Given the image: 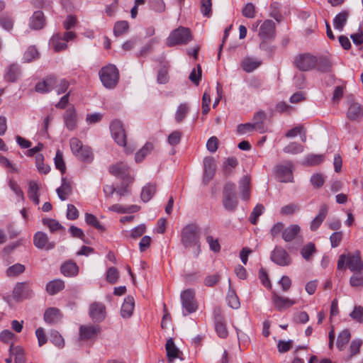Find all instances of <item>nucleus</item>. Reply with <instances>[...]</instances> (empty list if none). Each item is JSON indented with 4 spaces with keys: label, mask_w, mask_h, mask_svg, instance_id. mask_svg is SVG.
<instances>
[{
    "label": "nucleus",
    "mask_w": 363,
    "mask_h": 363,
    "mask_svg": "<svg viewBox=\"0 0 363 363\" xmlns=\"http://www.w3.org/2000/svg\"><path fill=\"white\" fill-rule=\"evenodd\" d=\"M77 157L83 161L89 162L92 160V152L90 147L88 146H83L80 150L79 152L75 155Z\"/></svg>",
    "instance_id": "nucleus-45"
},
{
    "label": "nucleus",
    "mask_w": 363,
    "mask_h": 363,
    "mask_svg": "<svg viewBox=\"0 0 363 363\" xmlns=\"http://www.w3.org/2000/svg\"><path fill=\"white\" fill-rule=\"evenodd\" d=\"M191 40V31L188 28L179 26L171 32L167 39L166 44L172 47L180 44H186Z\"/></svg>",
    "instance_id": "nucleus-4"
},
{
    "label": "nucleus",
    "mask_w": 363,
    "mask_h": 363,
    "mask_svg": "<svg viewBox=\"0 0 363 363\" xmlns=\"http://www.w3.org/2000/svg\"><path fill=\"white\" fill-rule=\"evenodd\" d=\"M238 199L235 195V184L233 183H226L223 190V204L224 208L230 211H233L238 206Z\"/></svg>",
    "instance_id": "nucleus-5"
},
{
    "label": "nucleus",
    "mask_w": 363,
    "mask_h": 363,
    "mask_svg": "<svg viewBox=\"0 0 363 363\" xmlns=\"http://www.w3.org/2000/svg\"><path fill=\"white\" fill-rule=\"evenodd\" d=\"M45 23L44 15L42 11H36L30 18V27L38 30L43 27Z\"/></svg>",
    "instance_id": "nucleus-32"
},
{
    "label": "nucleus",
    "mask_w": 363,
    "mask_h": 363,
    "mask_svg": "<svg viewBox=\"0 0 363 363\" xmlns=\"http://www.w3.org/2000/svg\"><path fill=\"white\" fill-rule=\"evenodd\" d=\"M153 149V145L152 143H146L136 154H135V161L136 162H142L145 156L148 155L152 150Z\"/></svg>",
    "instance_id": "nucleus-41"
},
{
    "label": "nucleus",
    "mask_w": 363,
    "mask_h": 363,
    "mask_svg": "<svg viewBox=\"0 0 363 363\" xmlns=\"http://www.w3.org/2000/svg\"><path fill=\"white\" fill-rule=\"evenodd\" d=\"M276 177L281 182H291L293 181V174L291 164L277 165Z\"/></svg>",
    "instance_id": "nucleus-16"
},
{
    "label": "nucleus",
    "mask_w": 363,
    "mask_h": 363,
    "mask_svg": "<svg viewBox=\"0 0 363 363\" xmlns=\"http://www.w3.org/2000/svg\"><path fill=\"white\" fill-rule=\"evenodd\" d=\"M135 301L133 296H128L125 298L121 306V314L123 318H130L133 312Z\"/></svg>",
    "instance_id": "nucleus-26"
},
{
    "label": "nucleus",
    "mask_w": 363,
    "mask_h": 363,
    "mask_svg": "<svg viewBox=\"0 0 363 363\" xmlns=\"http://www.w3.org/2000/svg\"><path fill=\"white\" fill-rule=\"evenodd\" d=\"M39 53L35 47L30 46L24 53V60L29 62L33 60L38 58Z\"/></svg>",
    "instance_id": "nucleus-56"
},
{
    "label": "nucleus",
    "mask_w": 363,
    "mask_h": 363,
    "mask_svg": "<svg viewBox=\"0 0 363 363\" xmlns=\"http://www.w3.org/2000/svg\"><path fill=\"white\" fill-rule=\"evenodd\" d=\"M265 118L266 113L262 111H259L255 113L253 117L252 124L254 125V128H255V130L261 133L267 131V128L264 126L263 123Z\"/></svg>",
    "instance_id": "nucleus-27"
},
{
    "label": "nucleus",
    "mask_w": 363,
    "mask_h": 363,
    "mask_svg": "<svg viewBox=\"0 0 363 363\" xmlns=\"http://www.w3.org/2000/svg\"><path fill=\"white\" fill-rule=\"evenodd\" d=\"M65 126L70 130H73L77 127V115L73 106H69L63 115Z\"/></svg>",
    "instance_id": "nucleus-20"
},
{
    "label": "nucleus",
    "mask_w": 363,
    "mask_h": 363,
    "mask_svg": "<svg viewBox=\"0 0 363 363\" xmlns=\"http://www.w3.org/2000/svg\"><path fill=\"white\" fill-rule=\"evenodd\" d=\"M351 337L350 333L348 330H342L337 337V347L340 350H343L346 345L348 343Z\"/></svg>",
    "instance_id": "nucleus-40"
},
{
    "label": "nucleus",
    "mask_w": 363,
    "mask_h": 363,
    "mask_svg": "<svg viewBox=\"0 0 363 363\" xmlns=\"http://www.w3.org/2000/svg\"><path fill=\"white\" fill-rule=\"evenodd\" d=\"M215 314V329L218 335L221 338H226L228 332L223 317L220 314V310H216Z\"/></svg>",
    "instance_id": "nucleus-21"
},
{
    "label": "nucleus",
    "mask_w": 363,
    "mask_h": 363,
    "mask_svg": "<svg viewBox=\"0 0 363 363\" xmlns=\"http://www.w3.org/2000/svg\"><path fill=\"white\" fill-rule=\"evenodd\" d=\"M56 84V78L54 77H48L41 82L36 84L35 89L37 92L45 94L54 87Z\"/></svg>",
    "instance_id": "nucleus-23"
},
{
    "label": "nucleus",
    "mask_w": 363,
    "mask_h": 363,
    "mask_svg": "<svg viewBox=\"0 0 363 363\" xmlns=\"http://www.w3.org/2000/svg\"><path fill=\"white\" fill-rule=\"evenodd\" d=\"M25 267L21 264H16L9 267L6 270V274L9 277L16 276L24 272Z\"/></svg>",
    "instance_id": "nucleus-55"
},
{
    "label": "nucleus",
    "mask_w": 363,
    "mask_h": 363,
    "mask_svg": "<svg viewBox=\"0 0 363 363\" xmlns=\"http://www.w3.org/2000/svg\"><path fill=\"white\" fill-rule=\"evenodd\" d=\"M165 349L168 363H175L177 360H179V362L183 360L182 357V352L175 346L174 340L172 338L167 340Z\"/></svg>",
    "instance_id": "nucleus-14"
},
{
    "label": "nucleus",
    "mask_w": 363,
    "mask_h": 363,
    "mask_svg": "<svg viewBox=\"0 0 363 363\" xmlns=\"http://www.w3.org/2000/svg\"><path fill=\"white\" fill-rule=\"evenodd\" d=\"M36 165L38 171L43 174H47L50 171V167L45 165L43 161V156L41 154H38L36 155Z\"/></svg>",
    "instance_id": "nucleus-59"
},
{
    "label": "nucleus",
    "mask_w": 363,
    "mask_h": 363,
    "mask_svg": "<svg viewBox=\"0 0 363 363\" xmlns=\"http://www.w3.org/2000/svg\"><path fill=\"white\" fill-rule=\"evenodd\" d=\"M242 14L245 18H253L255 16V7L254 4L247 3L242 10Z\"/></svg>",
    "instance_id": "nucleus-58"
},
{
    "label": "nucleus",
    "mask_w": 363,
    "mask_h": 363,
    "mask_svg": "<svg viewBox=\"0 0 363 363\" xmlns=\"http://www.w3.org/2000/svg\"><path fill=\"white\" fill-rule=\"evenodd\" d=\"M89 313L94 321L100 323L106 316V306L102 303L94 302L90 305Z\"/></svg>",
    "instance_id": "nucleus-13"
},
{
    "label": "nucleus",
    "mask_w": 363,
    "mask_h": 363,
    "mask_svg": "<svg viewBox=\"0 0 363 363\" xmlns=\"http://www.w3.org/2000/svg\"><path fill=\"white\" fill-rule=\"evenodd\" d=\"M65 287L64 281L60 279H55L50 281L46 286V291L50 295H54L62 291Z\"/></svg>",
    "instance_id": "nucleus-33"
},
{
    "label": "nucleus",
    "mask_w": 363,
    "mask_h": 363,
    "mask_svg": "<svg viewBox=\"0 0 363 363\" xmlns=\"http://www.w3.org/2000/svg\"><path fill=\"white\" fill-rule=\"evenodd\" d=\"M272 303L277 311H283L296 304V301L288 297L281 296L277 292H273Z\"/></svg>",
    "instance_id": "nucleus-12"
},
{
    "label": "nucleus",
    "mask_w": 363,
    "mask_h": 363,
    "mask_svg": "<svg viewBox=\"0 0 363 363\" xmlns=\"http://www.w3.org/2000/svg\"><path fill=\"white\" fill-rule=\"evenodd\" d=\"M264 208L262 204H257L254 208L250 216V221L252 224H256L258 220V218L262 214Z\"/></svg>",
    "instance_id": "nucleus-51"
},
{
    "label": "nucleus",
    "mask_w": 363,
    "mask_h": 363,
    "mask_svg": "<svg viewBox=\"0 0 363 363\" xmlns=\"http://www.w3.org/2000/svg\"><path fill=\"white\" fill-rule=\"evenodd\" d=\"M350 284L352 287H362L363 272H355L350 279Z\"/></svg>",
    "instance_id": "nucleus-43"
},
{
    "label": "nucleus",
    "mask_w": 363,
    "mask_h": 363,
    "mask_svg": "<svg viewBox=\"0 0 363 363\" xmlns=\"http://www.w3.org/2000/svg\"><path fill=\"white\" fill-rule=\"evenodd\" d=\"M298 209V205L296 203H290L283 206L280 210V213L282 215H292L294 213H296Z\"/></svg>",
    "instance_id": "nucleus-61"
},
{
    "label": "nucleus",
    "mask_w": 363,
    "mask_h": 363,
    "mask_svg": "<svg viewBox=\"0 0 363 363\" xmlns=\"http://www.w3.org/2000/svg\"><path fill=\"white\" fill-rule=\"evenodd\" d=\"M101 330V327L97 325H82L79 329V339L82 341H94Z\"/></svg>",
    "instance_id": "nucleus-9"
},
{
    "label": "nucleus",
    "mask_w": 363,
    "mask_h": 363,
    "mask_svg": "<svg viewBox=\"0 0 363 363\" xmlns=\"http://www.w3.org/2000/svg\"><path fill=\"white\" fill-rule=\"evenodd\" d=\"M76 34L72 31L65 32L62 34H55L50 39V45L55 52H60L67 48V43L75 38Z\"/></svg>",
    "instance_id": "nucleus-6"
},
{
    "label": "nucleus",
    "mask_w": 363,
    "mask_h": 363,
    "mask_svg": "<svg viewBox=\"0 0 363 363\" xmlns=\"http://www.w3.org/2000/svg\"><path fill=\"white\" fill-rule=\"evenodd\" d=\"M228 301L230 307L237 309L240 307V301L234 291L230 290L228 293Z\"/></svg>",
    "instance_id": "nucleus-57"
},
{
    "label": "nucleus",
    "mask_w": 363,
    "mask_h": 363,
    "mask_svg": "<svg viewBox=\"0 0 363 363\" xmlns=\"http://www.w3.org/2000/svg\"><path fill=\"white\" fill-rule=\"evenodd\" d=\"M328 213V208L325 206H321L318 214L317 216L312 220L311 224V229L312 230H315L322 223L323 220L325 219Z\"/></svg>",
    "instance_id": "nucleus-36"
},
{
    "label": "nucleus",
    "mask_w": 363,
    "mask_h": 363,
    "mask_svg": "<svg viewBox=\"0 0 363 363\" xmlns=\"http://www.w3.org/2000/svg\"><path fill=\"white\" fill-rule=\"evenodd\" d=\"M346 267L354 272L363 271V262L359 251H356L353 254L341 255L339 257L337 269H343Z\"/></svg>",
    "instance_id": "nucleus-2"
},
{
    "label": "nucleus",
    "mask_w": 363,
    "mask_h": 363,
    "mask_svg": "<svg viewBox=\"0 0 363 363\" xmlns=\"http://www.w3.org/2000/svg\"><path fill=\"white\" fill-rule=\"evenodd\" d=\"M33 244L38 249L52 250L55 247L53 242H50L46 233L39 231L34 235Z\"/></svg>",
    "instance_id": "nucleus-18"
},
{
    "label": "nucleus",
    "mask_w": 363,
    "mask_h": 363,
    "mask_svg": "<svg viewBox=\"0 0 363 363\" xmlns=\"http://www.w3.org/2000/svg\"><path fill=\"white\" fill-rule=\"evenodd\" d=\"M271 260L281 267L289 266L291 264V258L289 253L281 246H275L271 252Z\"/></svg>",
    "instance_id": "nucleus-8"
},
{
    "label": "nucleus",
    "mask_w": 363,
    "mask_h": 363,
    "mask_svg": "<svg viewBox=\"0 0 363 363\" xmlns=\"http://www.w3.org/2000/svg\"><path fill=\"white\" fill-rule=\"evenodd\" d=\"M50 340L57 347L62 348L65 346V340L57 330L50 333Z\"/></svg>",
    "instance_id": "nucleus-46"
},
{
    "label": "nucleus",
    "mask_w": 363,
    "mask_h": 363,
    "mask_svg": "<svg viewBox=\"0 0 363 363\" xmlns=\"http://www.w3.org/2000/svg\"><path fill=\"white\" fill-rule=\"evenodd\" d=\"M301 230L298 225H291L284 228L282 233V238L286 242H291L294 240Z\"/></svg>",
    "instance_id": "nucleus-28"
},
{
    "label": "nucleus",
    "mask_w": 363,
    "mask_h": 363,
    "mask_svg": "<svg viewBox=\"0 0 363 363\" xmlns=\"http://www.w3.org/2000/svg\"><path fill=\"white\" fill-rule=\"evenodd\" d=\"M70 148L72 153L75 155L79 152L80 150L83 147L82 143L77 138H72L69 141Z\"/></svg>",
    "instance_id": "nucleus-63"
},
{
    "label": "nucleus",
    "mask_w": 363,
    "mask_h": 363,
    "mask_svg": "<svg viewBox=\"0 0 363 363\" xmlns=\"http://www.w3.org/2000/svg\"><path fill=\"white\" fill-rule=\"evenodd\" d=\"M324 160L323 155H308L304 161V164L307 165H317L320 164Z\"/></svg>",
    "instance_id": "nucleus-48"
},
{
    "label": "nucleus",
    "mask_w": 363,
    "mask_h": 363,
    "mask_svg": "<svg viewBox=\"0 0 363 363\" xmlns=\"http://www.w3.org/2000/svg\"><path fill=\"white\" fill-rule=\"evenodd\" d=\"M211 0H201V10L203 16L209 17L211 14Z\"/></svg>",
    "instance_id": "nucleus-62"
},
{
    "label": "nucleus",
    "mask_w": 363,
    "mask_h": 363,
    "mask_svg": "<svg viewBox=\"0 0 363 363\" xmlns=\"http://www.w3.org/2000/svg\"><path fill=\"white\" fill-rule=\"evenodd\" d=\"M181 302L184 310V315L192 313L198 309V304L195 301V291L192 289H186L182 292Z\"/></svg>",
    "instance_id": "nucleus-7"
},
{
    "label": "nucleus",
    "mask_w": 363,
    "mask_h": 363,
    "mask_svg": "<svg viewBox=\"0 0 363 363\" xmlns=\"http://www.w3.org/2000/svg\"><path fill=\"white\" fill-rule=\"evenodd\" d=\"M129 28L128 23L125 21H117L113 28V33L116 36H120L125 33Z\"/></svg>",
    "instance_id": "nucleus-42"
},
{
    "label": "nucleus",
    "mask_w": 363,
    "mask_h": 363,
    "mask_svg": "<svg viewBox=\"0 0 363 363\" xmlns=\"http://www.w3.org/2000/svg\"><path fill=\"white\" fill-rule=\"evenodd\" d=\"M262 62L252 57H245L242 61V67L246 72H251L259 67Z\"/></svg>",
    "instance_id": "nucleus-30"
},
{
    "label": "nucleus",
    "mask_w": 363,
    "mask_h": 363,
    "mask_svg": "<svg viewBox=\"0 0 363 363\" xmlns=\"http://www.w3.org/2000/svg\"><path fill=\"white\" fill-rule=\"evenodd\" d=\"M347 118L352 121H360L363 118V108L357 102L351 101L347 111Z\"/></svg>",
    "instance_id": "nucleus-19"
},
{
    "label": "nucleus",
    "mask_w": 363,
    "mask_h": 363,
    "mask_svg": "<svg viewBox=\"0 0 363 363\" xmlns=\"http://www.w3.org/2000/svg\"><path fill=\"white\" fill-rule=\"evenodd\" d=\"M200 234V228L194 224L186 225L182 231V243L186 248L194 247L195 257H198L201 252Z\"/></svg>",
    "instance_id": "nucleus-1"
},
{
    "label": "nucleus",
    "mask_w": 363,
    "mask_h": 363,
    "mask_svg": "<svg viewBox=\"0 0 363 363\" xmlns=\"http://www.w3.org/2000/svg\"><path fill=\"white\" fill-rule=\"evenodd\" d=\"M350 316L352 319L359 323H363V308L361 306L355 307L350 313Z\"/></svg>",
    "instance_id": "nucleus-64"
},
{
    "label": "nucleus",
    "mask_w": 363,
    "mask_h": 363,
    "mask_svg": "<svg viewBox=\"0 0 363 363\" xmlns=\"http://www.w3.org/2000/svg\"><path fill=\"white\" fill-rule=\"evenodd\" d=\"M112 137L114 140L123 147L126 145V135L121 121L115 120L110 125Z\"/></svg>",
    "instance_id": "nucleus-11"
},
{
    "label": "nucleus",
    "mask_w": 363,
    "mask_h": 363,
    "mask_svg": "<svg viewBox=\"0 0 363 363\" xmlns=\"http://www.w3.org/2000/svg\"><path fill=\"white\" fill-rule=\"evenodd\" d=\"M62 273L67 277L76 276L79 272V267L73 262H67L61 267Z\"/></svg>",
    "instance_id": "nucleus-31"
},
{
    "label": "nucleus",
    "mask_w": 363,
    "mask_h": 363,
    "mask_svg": "<svg viewBox=\"0 0 363 363\" xmlns=\"http://www.w3.org/2000/svg\"><path fill=\"white\" fill-rule=\"evenodd\" d=\"M349 17L347 11H342L335 16L333 19V26L336 30L342 31Z\"/></svg>",
    "instance_id": "nucleus-29"
},
{
    "label": "nucleus",
    "mask_w": 363,
    "mask_h": 363,
    "mask_svg": "<svg viewBox=\"0 0 363 363\" xmlns=\"http://www.w3.org/2000/svg\"><path fill=\"white\" fill-rule=\"evenodd\" d=\"M156 192V186L153 184H148L143 188L141 192V199L144 202L149 201Z\"/></svg>",
    "instance_id": "nucleus-39"
},
{
    "label": "nucleus",
    "mask_w": 363,
    "mask_h": 363,
    "mask_svg": "<svg viewBox=\"0 0 363 363\" xmlns=\"http://www.w3.org/2000/svg\"><path fill=\"white\" fill-rule=\"evenodd\" d=\"M32 293L28 282L18 283L13 289V297L16 301H19L30 297Z\"/></svg>",
    "instance_id": "nucleus-15"
},
{
    "label": "nucleus",
    "mask_w": 363,
    "mask_h": 363,
    "mask_svg": "<svg viewBox=\"0 0 363 363\" xmlns=\"http://www.w3.org/2000/svg\"><path fill=\"white\" fill-rule=\"evenodd\" d=\"M205 169L204 180L208 182L213 176L215 172V163L213 157H206L203 161Z\"/></svg>",
    "instance_id": "nucleus-34"
},
{
    "label": "nucleus",
    "mask_w": 363,
    "mask_h": 363,
    "mask_svg": "<svg viewBox=\"0 0 363 363\" xmlns=\"http://www.w3.org/2000/svg\"><path fill=\"white\" fill-rule=\"evenodd\" d=\"M19 74V67L16 65H11L8 68L6 73L4 75V79L7 82H14L17 80Z\"/></svg>",
    "instance_id": "nucleus-37"
},
{
    "label": "nucleus",
    "mask_w": 363,
    "mask_h": 363,
    "mask_svg": "<svg viewBox=\"0 0 363 363\" xmlns=\"http://www.w3.org/2000/svg\"><path fill=\"white\" fill-rule=\"evenodd\" d=\"M109 172L111 174L122 178L123 179H127L128 183L133 181V179L129 177V168L123 162H118L116 164L111 165L109 167Z\"/></svg>",
    "instance_id": "nucleus-17"
},
{
    "label": "nucleus",
    "mask_w": 363,
    "mask_h": 363,
    "mask_svg": "<svg viewBox=\"0 0 363 363\" xmlns=\"http://www.w3.org/2000/svg\"><path fill=\"white\" fill-rule=\"evenodd\" d=\"M9 352L12 355L15 356L16 363H24L25 357L24 352L22 347L20 346H14L13 344L10 345Z\"/></svg>",
    "instance_id": "nucleus-38"
},
{
    "label": "nucleus",
    "mask_w": 363,
    "mask_h": 363,
    "mask_svg": "<svg viewBox=\"0 0 363 363\" xmlns=\"http://www.w3.org/2000/svg\"><path fill=\"white\" fill-rule=\"evenodd\" d=\"M303 151V147L298 143H291L284 148V152L289 154H298Z\"/></svg>",
    "instance_id": "nucleus-50"
},
{
    "label": "nucleus",
    "mask_w": 363,
    "mask_h": 363,
    "mask_svg": "<svg viewBox=\"0 0 363 363\" xmlns=\"http://www.w3.org/2000/svg\"><path fill=\"white\" fill-rule=\"evenodd\" d=\"M275 24L272 20H266L261 25L259 36L263 40L272 38L274 34Z\"/></svg>",
    "instance_id": "nucleus-22"
},
{
    "label": "nucleus",
    "mask_w": 363,
    "mask_h": 363,
    "mask_svg": "<svg viewBox=\"0 0 363 363\" xmlns=\"http://www.w3.org/2000/svg\"><path fill=\"white\" fill-rule=\"evenodd\" d=\"M294 62L299 70L306 72L314 68L318 62V60L311 54L305 53L296 56Z\"/></svg>",
    "instance_id": "nucleus-10"
},
{
    "label": "nucleus",
    "mask_w": 363,
    "mask_h": 363,
    "mask_svg": "<svg viewBox=\"0 0 363 363\" xmlns=\"http://www.w3.org/2000/svg\"><path fill=\"white\" fill-rule=\"evenodd\" d=\"M60 319V312L57 308H50L44 314V320L48 323H57Z\"/></svg>",
    "instance_id": "nucleus-35"
},
{
    "label": "nucleus",
    "mask_w": 363,
    "mask_h": 363,
    "mask_svg": "<svg viewBox=\"0 0 363 363\" xmlns=\"http://www.w3.org/2000/svg\"><path fill=\"white\" fill-rule=\"evenodd\" d=\"M54 160L56 168L62 174L65 173L66 171V166L63 160L62 152L60 150H58L57 151Z\"/></svg>",
    "instance_id": "nucleus-52"
},
{
    "label": "nucleus",
    "mask_w": 363,
    "mask_h": 363,
    "mask_svg": "<svg viewBox=\"0 0 363 363\" xmlns=\"http://www.w3.org/2000/svg\"><path fill=\"white\" fill-rule=\"evenodd\" d=\"M85 220L87 224L94 226L98 230H103L104 229V228L100 223L97 218L93 214L86 213L85 214Z\"/></svg>",
    "instance_id": "nucleus-53"
},
{
    "label": "nucleus",
    "mask_w": 363,
    "mask_h": 363,
    "mask_svg": "<svg viewBox=\"0 0 363 363\" xmlns=\"http://www.w3.org/2000/svg\"><path fill=\"white\" fill-rule=\"evenodd\" d=\"M316 65L318 69L322 72H327L331 67V62L327 57H320Z\"/></svg>",
    "instance_id": "nucleus-54"
},
{
    "label": "nucleus",
    "mask_w": 363,
    "mask_h": 363,
    "mask_svg": "<svg viewBox=\"0 0 363 363\" xmlns=\"http://www.w3.org/2000/svg\"><path fill=\"white\" fill-rule=\"evenodd\" d=\"M189 111V106L186 104H180L177 110L175 120L177 123H180L185 118L186 114Z\"/></svg>",
    "instance_id": "nucleus-49"
},
{
    "label": "nucleus",
    "mask_w": 363,
    "mask_h": 363,
    "mask_svg": "<svg viewBox=\"0 0 363 363\" xmlns=\"http://www.w3.org/2000/svg\"><path fill=\"white\" fill-rule=\"evenodd\" d=\"M45 225H47L50 230L53 233L56 230L63 229V226L56 220L52 218H44L42 220Z\"/></svg>",
    "instance_id": "nucleus-47"
},
{
    "label": "nucleus",
    "mask_w": 363,
    "mask_h": 363,
    "mask_svg": "<svg viewBox=\"0 0 363 363\" xmlns=\"http://www.w3.org/2000/svg\"><path fill=\"white\" fill-rule=\"evenodd\" d=\"M99 77L103 85L107 89L114 88L118 82L119 72L113 65H108L101 68Z\"/></svg>",
    "instance_id": "nucleus-3"
},
{
    "label": "nucleus",
    "mask_w": 363,
    "mask_h": 363,
    "mask_svg": "<svg viewBox=\"0 0 363 363\" xmlns=\"http://www.w3.org/2000/svg\"><path fill=\"white\" fill-rule=\"evenodd\" d=\"M315 252V245L312 242H309L304 245L301 250V254L306 260H309Z\"/></svg>",
    "instance_id": "nucleus-44"
},
{
    "label": "nucleus",
    "mask_w": 363,
    "mask_h": 363,
    "mask_svg": "<svg viewBox=\"0 0 363 363\" xmlns=\"http://www.w3.org/2000/svg\"><path fill=\"white\" fill-rule=\"evenodd\" d=\"M239 189L242 199L248 200L250 196V179L244 176L239 182Z\"/></svg>",
    "instance_id": "nucleus-25"
},
{
    "label": "nucleus",
    "mask_w": 363,
    "mask_h": 363,
    "mask_svg": "<svg viewBox=\"0 0 363 363\" xmlns=\"http://www.w3.org/2000/svg\"><path fill=\"white\" fill-rule=\"evenodd\" d=\"M201 67L200 65H197V70L194 69L189 75V79L194 83L196 85H199V81L201 77Z\"/></svg>",
    "instance_id": "nucleus-60"
},
{
    "label": "nucleus",
    "mask_w": 363,
    "mask_h": 363,
    "mask_svg": "<svg viewBox=\"0 0 363 363\" xmlns=\"http://www.w3.org/2000/svg\"><path fill=\"white\" fill-rule=\"evenodd\" d=\"M57 193L61 200H66L72 193V182L63 177L62 179V185L57 189Z\"/></svg>",
    "instance_id": "nucleus-24"
}]
</instances>
